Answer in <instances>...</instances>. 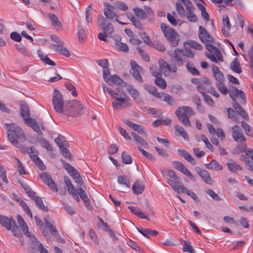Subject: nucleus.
I'll use <instances>...</instances> for the list:
<instances>
[{"instance_id": "obj_1", "label": "nucleus", "mask_w": 253, "mask_h": 253, "mask_svg": "<svg viewBox=\"0 0 253 253\" xmlns=\"http://www.w3.org/2000/svg\"><path fill=\"white\" fill-rule=\"evenodd\" d=\"M246 141V138L243 133L238 131V151L245 152V154L240 156V159L244 162L249 170L253 172V150L246 149L247 145Z\"/></svg>"}, {"instance_id": "obj_2", "label": "nucleus", "mask_w": 253, "mask_h": 253, "mask_svg": "<svg viewBox=\"0 0 253 253\" xmlns=\"http://www.w3.org/2000/svg\"><path fill=\"white\" fill-rule=\"evenodd\" d=\"M185 6L184 8L181 3H176V10L181 17H186L190 23H196L198 21V18L194 12L195 7L190 0H180Z\"/></svg>"}, {"instance_id": "obj_3", "label": "nucleus", "mask_w": 253, "mask_h": 253, "mask_svg": "<svg viewBox=\"0 0 253 253\" xmlns=\"http://www.w3.org/2000/svg\"><path fill=\"white\" fill-rule=\"evenodd\" d=\"M6 128H8L7 132V137L9 141L16 147H20V143L24 142L26 140V137L22 129L15 124H6Z\"/></svg>"}, {"instance_id": "obj_4", "label": "nucleus", "mask_w": 253, "mask_h": 253, "mask_svg": "<svg viewBox=\"0 0 253 253\" xmlns=\"http://www.w3.org/2000/svg\"><path fill=\"white\" fill-rule=\"evenodd\" d=\"M97 24L103 33H99L98 35V39L102 41H106L107 34H112L114 32V27L112 24L102 15L98 18Z\"/></svg>"}, {"instance_id": "obj_5", "label": "nucleus", "mask_w": 253, "mask_h": 253, "mask_svg": "<svg viewBox=\"0 0 253 253\" xmlns=\"http://www.w3.org/2000/svg\"><path fill=\"white\" fill-rule=\"evenodd\" d=\"M0 224L6 229L11 230L14 236L19 237L21 233L15 220L11 217H7L0 214Z\"/></svg>"}, {"instance_id": "obj_6", "label": "nucleus", "mask_w": 253, "mask_h": 253, "mask_svg": "<svg viewBox=\"0 0 253 253\" xmlns=\"http://www.w3.org/2000/svg\"><path fill=\"white\" fill-rule=\"evenodd\" d=\"M83 113V107L78 101L74 100L65 104V115L77 117Z\"/></svg>"}, {"instance_id": "obj_7", "label": "nucleus", "mask_w": 253, "mask_h": 253, "mask_svg": "<svg viewBox=\"0 0 253 253\" xmlns=\"http://www.w3.org/2000/svg\"><path fill=\"white\" fill-rule=\"evenodd\" d=\"M193 112L191 108L188 106L179 107L175 112L179 121L185 126H190L189 117L193 115Z\"/></svg>"}, {"instance_id": "obj_8", "label": "nucleus", "mask_w": 253, "mask_h": 253, "mask_svg": "<svg viewBox=\"0 0 253 253\" xmlns=\"http://www.w3.org/2000/svg\"><path fill=\"white\" fill-rule=\"evenodd\" d=\"M161 29L165 36L170 42L172 46H176L178 44L179 37L178 34L171 28L165 24H162Z\"/></svg>"}, {"instance_id": "obj_9", "label": "nucleus", "mask_w": 253, "mask_h": 253, "mask_svg": "<svg viewBox=\"0 0 253 253\" xmlns=\"http://www.w3.org/2000/svg\"><path fill=\"white\" fill-rule=\"evenodd\" d=\"M51 40L55 42L57 44H51L50 45V49L58 52L66 57H69L71 54L69 51L64 46V42L62 41L58 37L55 35H52L50 37Z\"/></svg>"}, {"instance_id": "obj_10", "label": "nucleus", "mask_w": 253, "mask_h": 253, "mask_svg": "<svg viewBox=\"0 0 253 253\" xmlns=\"http://www.w3.org/2000/svg\"><path fill=\"white\" fill-rule=\"evenodd\" d=\"M216 86L223 94L225 95L229 93L230 98L233 100V107L236 109L237 108V103L236 102L237 99V88L232 86L231 88L228 90L226 86L223 84V83H216Z\"/></svg>"}, {"instance_id": "obj_11", "label": "nucleus", "mask_w": 253, "mask_h": 253, "mask_svg": "<svg viewBox=\"0 0 253 253\" xmlns=\"http://www.w3.org/2000/svg\"><path fill=\"white\" fill-rule=\"evenodd\" d=\"M211 43H209L206 44V48L209 52L205 53L206 56L213 62H217V59L220 61H223V58L220 50Z\"/></svg>"}, {"instance_id": "obj_12", "label": "nucleus", "mask_w": 253, "mask_h": 253, "mask_svg": "<svg viewBox=\"0 0 253 253\" xmlns=\"http://www.w3.org/2000/svg\"><path fill=\"white\" fill-rule=\"evenodd\" d=\"M52 104L56 112L64 114L65 105H64L62 96L60 91L56 89L54 90L53 94Z\"/></svg>"}, {"instance_id": "obj_13", "label": "nucleus", "mask_w": 253, "mask_h": 253, "mask_svg": "<svg viewBox=\"0 0 253 253\" xmlns=\"http://www.w3.org/2000/svg\"><path fill=\"white\" fill-rule=\"evenodd\" d=\"M63 164L64 168L67 171L69 174L73 178L74 181L76 183L81 185L83 183L82 178L79 172L75 169L74 167L69 164L65 162L63 160H61Z\"/></svg>"}, {"instance_id": "obj_14", "label": "nucleus", "mask_w": 253, "mask_h": 253, "mask_svg": "<svg viewBox=\"0 0 253 253\" xmlns=\"http://www.w3.org/2000/svg\"><path fill=\"white\" fill-rule=\"evenodd\" d=\"M168 54L170 56L171 60L174 61L178 66H182L184 64L182 59L183 57L182 49L176 48L174 51L168 50Z\"/></svg>"}, {"instance_id": "obj_15", "label": "nucleus", "mask_w": 253, "mask_h": 253, "mask_svg": "<svg viewBox=\"0 0 253 253\" xmlns=\"http://www.w3.org/2000/svg\"><path fill=\"white\" fill-rule=\"evenodd\" d=\"M106 8L104 10V14L106 18L109 19H113L116 18V21L121 25H125L126 23L119 21L118 19V15L116 14L117 11L115 10V6L113 5L107 3L106 5Z\"/></svg>"}, {"instance_id": "obj_16", "label": "nucleus", "mask_w": 253, "mask_h": 253, "mask_svg": "<svg viewBox=\"0 0 253 253\" xmlns=\"http://www.w3.org/2000/svg\"><path fill=\"white\" fill-rule=\"evenodd\" d=\"M159 68L161 72L165 76H168L170 72L175 73L177 71V67L175 65L171 67L167 62L163 60L160 61Z\"/></svg>"}, {"instance_id": "obj_17", "label": "nucleus", "mask_w": 253, "mask_h": 253, "mask_svg": "<svg viewBox=\"0 0 253 253\" xmlns=\"http://www.w3.org/2000/svg\"><path fill=\"white\" fill-rule=\"evenodd\" d=\"M199 37L201 42L206 44L209 43H213V38L202 26L199 28Z\"/></svg>"}, {"instance_id": "obj_18", "label": "nucleus", "mask_w": 253, "mask_h": 253, "mask_svg": "<svg viewBox=\"0 0 253 253\" xmlns=\"http://www.w3.org/2000/svg\"><path fill=\"white\" fill-rule=\"evenodd\" d=\"M27 121L28 122H27L26 124L31 127L33 130L36 132L38 135H42V130H44V126L42 124L38 125L36 120L33 119H29Z\"/></svg>"}, {"instance_id": "obj_19", "label": "nucleus", "mask_w": 253, "mask_h": 253, "mask_svg": "<svg viewBox=\"0 0 253 253\" xmlns=\"http://www.w3.org/2000/svg\"><path fill=\"white\" fill-rule=\"evenodd\" d=\"M41 178L53 191L57 192V187L49 174L46 172L42 173L41 174Z\"/></svg>"}, {"instance_id": "obj_20", "label": "nucleus", "mask_w": 253, "mask_h": 253, "mask_svg": "<svg viewBox=\"0 0 253 253\" xmlns=\"http://www.w3.org/2000/svg\"><path fill=\"white\" fill-rule=\"evenodd\" d=\"M20 114L25 124L28 122V120L32 119L30 118L29 106L25 102H22L20 104Z\"/></svg>"}, {"instance_id": "obj_21", "label": "nucleus", "mask_w": 253, "mask_h": 253, "mask_svg": "<svg viewBox=\"0 0 253 253\" xmlns=\"http://www.w3.org/2000/svg\"><path fill=\"white\" fill-rule=\"evenodd\" d=\"M197 173L199 176L203 179V180L207 183L210 185L212 184L213 180L211 178L209 172L200 168H196Z\"/></svg>"}, {"instance_id": "obj_22", "label": "nucleus", "mask_w": 253, "mask_h": 253, "mask_svg": "<svg viewBox=\"0 0 253 253\" xmlns=\"http://www.w3.org/2000/svg\"><path fill=\"white\" fill-rule=\"evenodd\" d=\"M125 86L131 97L135 100L137 103H139L141 101L139 98L140 94L137 89L134 88L131 84H125Z\"/></svg>"}, {"instance_id": "obj_23", "label": "nucleus", "mask_w": 253, "mask_h": 253, "mask_svg": "<svg viewBox=\"0 0 253 253\" xmlns=\"http://www.w3.org/2000/svg\"><path fill=\"white\" fill-rule=\"evenodd\" d=\"M166 181L171 186L175 192L180 193L181 185H184L180 181V179L173 180L172 179L166 178Z\"/></svg>"}, {"instance_id": "obj_24", "label": "nucleus", "mask_w": 253, "mask_h": 253, "mask_svg": "<svg viewBox=\"0 0 253 253\" xmlns=\"http://www.w3.org/2000/svg\"><path fill=\"white\" fill-rule=\"evenodd\" d=\"M123 122L134 130L137 131L139 133L141 134H145V131L142 126L134 124L127 119L124 120Z\"/></svg>"}, {"instance_id": "obj_25", "label": "nucleus", "mask_w": 253, "mask_h": 253, "mask_svg": "<svg viewBox=\"0 0 253 253\" xmlns=\"http://www.w3.org/2000/svg\"><path fill=\"white\" fill-rule=\"evenodd\" d=\"M45 226L48 229L51 234L56 237L59 236L56 228L53 225V222H50L47 217H45L43 219Z\"/></svg>"}, {"instance_id": "obj_26", "label": "nucleus", "mask_w": 253, "mask_h": 253, "mask_svg": "<svg viewBox=\"0 0 253 253\" xmlns=\"http://www.w3.org/2000/svg\"><path fill=\"white\" fill-rule=\"evenodd\" d=\"M17 219L18 223L20 227H21V228L22 229L23 233L27 236L30 237L31 234L29 232L28 227L26 222H25V221L24 220V219L21 215H18L17 216Z\"/></svg>"}, {"instance_id": "obj_27", "label": "nucleus", "mask_w": 253, "mask_h": 253, "mask_svg": "<svg viewBox=\"0 0 253 253\" xmlns=\"http://www.w3.org/2000/svg\"><path fill=\"white\" fill-rule=\"evenodd\" d=\"M138 231L144 237L149 238L150 236H156L159 234L158 231L148 228H137Z\"/></svg>"}, {"instance_id": "obj_28", "label": "nucleus", "mask_w": 253, "mask_h": 253, "mask_svg": "<svg viewBox=\"0 0 253 253\" xmlns=\"http://www.w3.org/2000/svg\"><path fill=\"white\" fill-rule=\"evenodd\" d=\"M144 186L139 180H136L132 186V190L136 195H139L142 193L144 190Z\"/></svg>"}, {"instance_id": "obj_29", "label": "nucleus", "mask_w": 253, "mask_h": 253, "mask_svg": "<svg viewBox=\"0 0 253 253\" xmlns=\"http://www.w3.org/2000/svg\"><path fill=\"white\" fill-rule=\"evenodd\" d=\"M230 29V21L227 15H223L222 17V26L221 27L222 34L225 36L228 34Z\"/></svg>"}, {"instance_id": "obj_30", "label": "nucleus", "mask_w": 253, "mask_h": 253, "mask_svg": "<svg viewBox=\"0 0 253 253\" xmlns=\"http://www.w3.org/2000/svg\"><path fill=\"white\" fill-rule=\"evenodd\" d=\"M106 82L110 85H111L113 84L115 85H121L123 83L122 79L116 75L110 76Z\"/></svg>"}, {"instance_id": "obj_31", "label": "nucleus", "mask_w": 253, "mask_h": 253, "mask_svg": "<svg viewBox=\"0 0 253 253\" xmlns=\"http://www.w3.org/2000/svg\"><path fill=\"white\" fill-rule=\"evenodd\" d=\"M48 16L51 21L53 26L57 30L59 29L61 27V23L58 20V17L53 13H49Z\"/></svg>"}, {"instance_id": "obj_32", "label": "nucleus", "mask_w": 253, "mask_h": 253, "mask_svg": "<svg viewBox=\"0 0 253 253\" xmlns=\"http://www.w3.org/2000/svg\"><path fill=\"white\" fill-rule=\"evenodd\" d=\"M178 153L184 158L187 161L190 162L193 165L196 164V160L186 150L183 149H178Z\"/></svg>"}, {"instance_id": "obj_33", "label": "nucleus", "mask_w": 253, "mask_h": 253, "mask_svg": "<svg viewBox=\"0 0 253 253\" xmlns=\"http://www.w3.org/2000/svg\"><path fill=\"white\" fill-rule=\"evenodd\" d=\"M123 97L116 98L115 101L112 103V106L114 108H116L122 106L123 103H125L129 99V97L123 94Z\"/></svg>"}, {"instance_id": "obj_34", "label": "nucleus", "mask_w": 253, "mask_h": 253, "mask_svg": "<svg viewBox=\"0 0 253 253\" xmlns=\"http://www.w3.org/2000/svg\"><path fill=\"white\" fill-rule=\"evenodd\" d=\"M205 166L208 169H213L216 171L222 170L223 168V166L218 164L215 160H212L210 163L206 164Z\"/></svg>"}, {"instance_id": "obj_35", "label": "nucleus", "mask_w": 253, "mask_h": 253, "mask_svg": "<svg viewBox=\"0 0 253 253\" xmlns=\"http://www.w3.org/2000/svg\"><path fill=\"white\" fill-rule=\"evenodd\" d=\"M31 159L34 162L37 167L40 169L43 170L45 169V166L37 154H34V155H31Z\"/></svg>"}, {"instance_id": "obj_36", "label": "nucleus", "mask_w": 253, "mask_h": 253, "mask_svg": "<svg viewBox=\"0 0 253 253\" xmlns=\"http://www.w3.org/2000/svg\"><path fill=\"white\" fill-rule=\"evenodd\" d=\"M17 147L19 148L20 149V150L23 153L28 154L30 158H31V155H34V153H38L37 151H35L36 150V149L34 146H31L30 147H27L23 146L20 143V146Z\"/></svg>"}, {"instance_id": "obj_37", "label": "nucleus", "mask_w": 253, "mask_h": 253, "mask_svg": "<svg viewBox=\"0 0 253 253\" xmlns=\"http://www.w3.org/2000/svg\"><path fill=\"white\" fill-rule=\"evenodd\" d=\"M16 49L25 57H29L31 56L30 52L27 50L25 46L21 43H17L15 45Z\"/></svg>"}, {"instance_id": "obj_38", "label": "nucleus", "mask_w": 253, "mask_h": 253, "mask_svg": "<svg viewBox=\"0 0 253 253\" xmlns=\"http://www.w3.org/2000/svg\"><path fill=\"white\" fill-rule=\"evenodd\" d=\"M33 201L40 209L46 212L48 211V207L44 205L42 200L40 197L37 196Z\"/></svg>"}, {"instance_id": "obj_39", "label": "nucleus", "mask_w": 253, "mask_h": 253, "mask_svg": "<svg viewBox=\"0 0 253 253\" xmlns=\"http://www.w3.org/2000/svg\"><path fill=\"white\" fill-rule=\"evenodd\" d=\"M37 140L40 143L41 145L47 151H52V147L48 141L42 137H39Z\"/></svg>"}, {"instance_id": "obj_40", "label": "nucleus", "mask_w": 253, "mask_h": 253, "mask_svg": "<svg viewBox=\"0 0 253 253\" xmlns=\"http://www.w3.org/2000/svg\"><path fill=\"white\" fill-rule=\"evenodd\" d=\"M131 134L134 137L135 141L137 144H140L141 146H143L145 148L147 146V142L141 137L138 135L136 133L132 132Z\"/></svg>"}, {"instance_id": "obj_41", "label": "nucleus", "mask_w": 253, "mask_h": 253, "mask_svg": "<svg viewBox=\"0 0 253 253\" xmlns=\"http://www.w3.org/2000/svg\"><path fill=\"white\" fill-rule=\"evenodd\" d=\"M117 181L120 184L129 188L130 183L129 178L126 176H118Z\"/></svg>"}, {"instance_id": "obj_42", "label": "nucleus", "mask_w": 253, "mask_h": 253, "mask_svg": "<svg viewBox=\"0 0 253 253\" xmlns=\"http://www.w3.org/2000/svg\"><path fill=\"white\" fill-rule=\"evenodd\" d=\"M158 98L166 101L170 105H173L174 103L173 98L170 95L164 92L161 93Z\"/></svg>"}, {"instance_id": "obj_43", "label": "nucleus", "mask_w": 253, "mask_h": 253, "mask_svg": "<svg viewBox=\"0 0 253 253\" xmlns=\"http://www.w3.org/2000/svg\"><path fill=\"white\" fill-rule=\"evenodd\" d=\"M181 186L180 193H184L190 196L195 201L198 200V198L194 192L190 191L184 185H181Z\"/></svg>"}, {"instance_id": "obj_44", "label": "nucleus", "mask_w": 253, "mask_h": 253, "mask_svg": "<svg viewBox=\"0 0 253 253\" xmlns=\"http://www.w3.org/2000/svg\"><path fill=\"white\" fill-rule=\"evenodd\" d=\"M145 88L150 94H152L157 98H158L160 96V94H161L157 91V88L154 86L145 85Z\"/></svg>"}, {"instance_id": "obj_45", "label": "nucleus", "mask_w": 253, "mask_h": 253, "mask_svg": "<svg viewBox=\"0 0 253 253\" xmlns=\"http://www.w3.org/2000/svg\"><path fill=\"white\" fill-rule=\"evenodd\" d=\"M142 70L141 69H131L130 73L132 76L138 82H142L143 80L140 75V71Z\"/></svg>"}, {"instance_id": "obj_46", "label": "nucleus", "mask_w": 253, "mask_h": 253, "mask_svg": "<svg viewBox=\"0 0 253 253\" xmlns=\"http://www.w3.org/2000/svg\"><path fill=\"white\" fill-rule=\"evenodd\" d=\"M133 11L135 15L139 18L141 19H145V13L144 12V10L138 8V7H134L133 9Z\"/></svg>"}, {"instance_id": "obj_47", "label": "nucleus", "mask_w": 253, "mask_h": 253, "mask_svg": "<svg viewBox=\"0 0 253 253\" xmlns=\"http://www.w3.org/2000/svg\"><path fill=\"white\" fill-rule=\"evenodd\" d=\"M174 128L184 139H188V136L187 133L183 127L179 125H176L175 126Z\"/></svg>"}, {"instance_id": "obj_48", "label": "nucleus", "mask_w": 253, "mask_h": 253, "mask_svg": "<svg viewBox=\"0 0 253 253\" xmlns=\"http://www.w3.org/2000/svg\"><path fill=\"white\" fill-rule=\"evenodd\" d=\"M179 171H180L182 173L188 176L192 181L194 182L196 181V178L191 174L184 165L183 167L180 169Z\"/></svg>"}, {"instance_id": "obj_49", "label": "nucleus", "mask_w": 253, "mask_h": 253, "mask_svg": "<svg viewBox=\"0 0 253 253\" xmlns=\"http://www.w3.org/2000/svg\"><path fill=\"white\" fill-rule=\"evenodd\" d=\"M238 115L247 121H250V117L245 109L238 104Z\"/></svg>"}, {"instance_id": "obj_50", "label": "nucleus", "mask_w": 253, "mask_h": 253, "mask_svg": "<svg viewBox=\"0 0 253 253\" xmlns=\"http://www.w3.org/2000/svg\"><path fill=\"white\" fill-rule=\"evenodd\" d=\"M227 115L229 118H230L233 121H236L237 120V111H234L231 108L227 109Z\"/></svg>"}, {"instance_id": "obj_51", "label": "nucleus", "mask_w": 253, "mask_h": 253, "mask_svg": "<svg viewBox=\"0 0 253 253\" xmlns=\"http://www.w3.org/2000/svg\"><path fill=\"white\" fill-rule=\"evenodd\" d=\"M123 162L125 164H130L132 162L131 157L126 152H123L122 154Z\"/></svg>"}, {"instance_id": "obj_52", "label": "nucleus", "mask_w": 253, "mask_h": 253, "mask_svg": "<svg viewBox=\"0 0 253 253\" xmlns=\"http://www.w3.org/2000/svg\"><path fill=\"white\" fill-rule=\"evenodd\" d=\"M155 84L162 89H165L167 87V83L165 80L160 78H156L155 80Z\"/></svg>"}, {"instance_id": "obj_53", "label": "nucleus", "mask_w": 253, "mask_h": 253, "mask_svg": "<svg viewBox=\"0 0 253 253\" xmlns=\"http://www.w3.org/2000/svg\"><path fill=\"white\" fill-rule=\"evenodd\" d=\"M113 6H115V10L119 9L123 11H126L128 9L127 5L122 1H117L114 3Z\"/></svg>"}, {"instance_id": "obj_54", "label": "nucleus", "mask_w": 253, "mask_h": 253, "mask_svg": "<svg viewBox=\"0 0 253 253\" xmlns=\"http://www.w3.org/2000/svg\"><path fill=\"white\" fill-rule=\"evenodd\" d=\"M183 250L184 252L190 253H195V251L193 249L189 241H185L183 245Z\"/></svg>"}, {"instance_id": "obj_55", "label": "nucleus", "mask_w": 253, "mask_h": 253, "mask_svg": "<svg viewBox=\"0 0 253 253\" xmlns=\"http://www.w3.org/2000/svg\"><path fill=\"white\" fill-rule=\"evenodd\" d=\"M241 126L244 129L245 132L247 135L253 136V134L250 132L251 127L249 124L245 121H242L241 122Z\"/></svg>"}, {"instance_id": "obj_56", "label": "nucleus", "mask_w": 253, "mask_h": 253, "mask_svg": "<svg viewBox=\"0 0 253 253\" xmlns=\"http://www.w3.org/2000/svg\"><path fill=\"white\" fill-rule=\"evenodd\" d=\"M144 12L145 13V19L148 17L149 21H153V18L151 17L154 15L153 10L150 7H146L144 8Z\"/></svg>"}, {"instance_id": "obj_57", "label": "nucleus", "mask_w": 253, "mask_h": 253, "mask_svg": "<svg viewBox=\"0 0 253 253\" xmlns=\"http://www.w3.org/2000/svg\"><path fill=\"white\" fill-rule=\"evenodd\" d=\"M65 85L68 90H69V91H72L71 94L73 96H77V91L76 90L75 86L72 83H66L65 84Z\"/></svg>"}, {"instance_id": "obj_58", "label": "nucleus", "mask_w": 253, "mask_h": 253, "mask_svg": "<svg viewBox=\"0 0 253 253\" xmlns=\"http://www.w3.org/2000/svg\"><path fill=\"white\" fill-rule=\"evenodd\" d=\"M102 86L103 90L104 92H105L106 91H107L108 92V93L113 98H116L117 96L118 95V93L115 92L110 88L107 87L106 84L104 83H102Z\"/></svg>"}, {"instance_id": "obj_59", "label": "nucleus", "mask_w": 253, "mask_h": 253, "mask_svg": "<svg viewBox=\"0 0 253 253\" xmlns=\"http://www.w3.org/2000/svg\"><path fill=\"white\" fill-rule=\"evenodd\" d=\"M77 34L80 42L84 41L85 38V32L83 28L81 26L78 27Z\"/></svg>"}, {"instance_id": "obj_60", "label": "nucleus", "mask_w": 253, "mask_h": 253, "mask_svg": "<svg viewBox=\"0 0 253 253\" xmlns=\"http://www.w3.org/2000/svg\"><path fill=\"white\" fill-rule=\"evenodd\" d=\"M191 82L193 84H199V85L202 84L203 83H205L206 84H210V80L206 78H205L203 80H200V79H196V78H192L191 79Z\"/></svg>"}, {"instance_id": "obj_61", "label": "nucleus", "mask_w": 253, "mask_h": 253, "mask_svg": "<svg viewBox=\"0 0 253 253\" xmlns=\"http://www.w3.org/2000/svg\"><path fill=\"white\" fill-rule=\"evenodd\" d=\"M64 181L66 184L68 191L69 192L75 188V186L72 184L69 178L67 176L64 177Z\"/></svg>"}, {"instance_id": "obj_62", "label": "nucleus", "mask_w": 253, "mask_h": 253, "mask_svg": "<svg viewBox=\"0 0 253 253\" xmlns=\"http://www.w3.org/2000/svg\"><path fill=\"white\" fill-rule=\"evenodd\" d=\"M136 49L139 54L141 55L142 59L146 62H148L150 60V57L148 54L145 52L140 47H137Z\"/></svg>"}, {"instance_id": "obj_63", "label": "nucleus", "mask_w": 253, "mask_h": 253, "mask_svg": "<svg viewBox=\"0 0 253 253\" xmlns=\"http://www.w3.org/2000/svg\"><path fill=\"white\" fill-rule=\"evenodd\" d=\"M115 46L118 49L123 52H126L128 51V47L127 45L123 42H118Z\"/></svg>"}, {"instance_id": "obj_64", "label": "nucleus", "mask_w": 253, "mask_h": 253, "mask_svg": "<svg viewBox=\"0 0 253 253\" xmlns=\"http://www.w3.org/2000/svg\"><path fill=\"white\" fill-rule=\"evenodd\" d=\"M55 141L59 148H61L63 145H65V138L60 134L58 135L57 138L55 139Z\"/></svg>"}]
</instances>
